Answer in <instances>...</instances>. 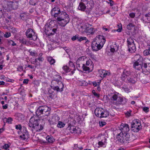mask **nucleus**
Segmentation results:
<instances>
[{"label": "nucleus", "instance_id": "1", "mask_svg": "<svg viewBox=\"0 0 150 150\" xmlns=\"http://www.w3.org/2000/svg\"><path fill=\"white\" fill-rule=\"evenodd\" d=\"M51 14L57 20L58 24L62 27H64L69 21V18L67 13L60 10H51Z\"/></svg>", "mask_w": 150, "mask_h": 150}, {"label": "nucleus", "instance_id": "2", "mask_svg": "<svg viewBox=\"0 0 150 150\" xmlns=\"http://www.w3.org/2000/svg\"><path fill=\"white\" fill-rule=\"evenodd\" d=\"M40 120L38 116L35 115L32 116L30 119L28 125L32 128L33 132H40L43 129V126L39 124Z\"/></svg>", "mask_w": 150, "mask_h": 150}, {"label": "nucleus", "instance_id": "3", "mask_svg": "<svg viewBox=\"0 0 150 150\" xmlns=\"http://www.w3.org/2000/svg\"><path fill=\"white\" fill-rule=\"evenodd\" d=\"M105 42V38L102 35H98L92 43L91 47L93 51H97L101 49Z\"/></svg>", "mask_w": 150, "mask_h": 150}, {"label": "nucleus", "instance_id": "4", "mask_svg": "<svg viewBox=\"0 0 150 150\" xmlns=\"http://www.w3.org/2000/svg\"><path fill=\"white\" fill-rule=\"evenodd\" d=\"M127 102L126 99L123 98L118 95L114 94L112 97L111 103V104L118 106L120 105H124Z\"/></svg>", "mask_w": 150, "mask_h": 150}, {"label": "nucleus", "instance_id": "5", "mask_svg": "<svg viewBox=\"0 0 150 150\" xmlns=\"http://www.w3.org/2000/svg\"><path fill=\"white\" fill-rule=\"evenodd\" d=\"M50 108L47 106H40L37 109L36 114L38 117L42 114L46 117L50 115Z\"/></svg>", "mask_w": 150, "mask_h": 150}, {"label": "nucleus", "instance_id": "6", "mask_svg": "<svg viewBox=\"0 0 150 150\" xmlns=\"http://www.w3.org/2000/svg\"><path fill=\"white\" fill-rule=\"evenodd\" d=\"M142 126L140 121L136 119L133 120L131 123V130L134 132H138L141 129Z\"/></svg>", "mask_w": 150, "mask_h": 150}, {"label": "nucleus", "instance_id": "7", "mask_svg": "<svg viewBox=\"0 0 150 150\" xmlns=\"http://www.w3.org/2000/svg\"><path fill=\"white\" fill-rule=\"evenodd\" d=\"M127 43L129 51L131 53L134 52L136 48L133 39L131 38H128Z\"/></svg>", "mask_w": 150, "mask_h": 150}, {"label": "nucleus", "instance_id": "8", "mask_svg": "<svg viewBox=\"0 0 150 150\" xmlns=\"http://www.w3.org/2000/svg\"><path fill=\"white\" fill-rule=\"evenodd\" d=\"M25 35L28 38L33 40H35L37 38L36 34L31 28H28L27 30Z\"/></svg>", "mask_w": 150, "mask_h": 150}, {"label": "nucleus", "instance_id": "9", "mask_svg": "<svg viewBox=\"0 0 150 150\" xmlns=\"http://www.w3.org/2000/svg\"><path fill=\"white\" fill-rule=\"evenodd\" d=\"M55 25L54 21H50L49 26L45 28V32L46 35L48 36L51 35L52 28L54 27Z\"/></svg>", "mask_w": 150, "mask_h": 150}, {"label": "nucleus", "instance_id": "10", "mask_svg": "<svg viewBox=\"0 0 150 150\" xmlns=\"http://www.w3.org/2000/svg\"><path fill=\"white\" fill-rule=\"evenodd\" d=\"M59 117L57 116H53L52 117L51 119H49L48 116L45 118L42 119V120L44 121L48 120L52 124H56V122H58L59 120Z\"/></svg>", "mask_w": 150, "mask_h": 150}, {"label": "nucleus", "instance_id": "11", "mask_svg": "<svg viewBox=\"0 0 150 150\" xmlns=\"http://www.w3.org/2000/svg\"><path fill=\"white\" fill-rule=\"evenodd\" d=\"M120 129L121 131V133L126 134L129 130V128L128 124L122 123L120 127Z\"/></svg>", "mask_w": 150, "mask_h": 150}, {"label": "nucleus", "instance_id": "12", "mask_svg": "<svg viewBox=\"0 0 150 150\" xmlns=\"http://www.w3.org/2000/svg\"><path fill=\"white\" fill-rule=\"evenodd\" d=\"M57 86L54 87L53 90L58 92H61L63 91L64 85L61 81H59Z\"/></svg>", "mask_w": 150, "mask_h": 150}, {"label": "nucleus", "instance_id": "13", "mask_svg": "<svg viewBox=\"0 0 150 150\" xmlns=\"http://www.w3.org/2000/svg\"><path fill=\"white\" fill-rule=\"evenodd\" d=\"M19 134H20V137L23 140L27 139L29 137V135L25 129H23V132Z\"/></svg>", "mask_w": 150, "mask_h": 150}, {"label": "nucleus", "instance_id": "14", "mask_svg": "<svg viewBox=\"0 0 150 150\" xmlns=\"http://www.w3.org/2000/svg\"><path fill=\"white\" fill-rule=\"evenodd\" d=\"M86 60V57L84 56L79 57L77 60L76 63L78 67H80V65L83 66L84 64V61Z\"/></svg>", "mask_w": 150, "mask_h": 150}, {"label": "nucleus", "instance_id": "15", "mask_svg": "<svg viewBox=\"0 0 150 150\" xmlns=\"http://www.w3.org/2000/svg\"><path fill=\"white\" fill-rule=\"evenodd\" d=\"M133 61L138 62L140 63L144 64V61L142 56L139 54H136L133 58Z\"/></svg>", "mask_w": 150, "mask_h": 150}, {"label": "nucleus", "instance_id": "16", "mask_svg": "<svg viewBox=\"0 0 150 150\" xmlns=\"http://www.w3.org/2000/svg\"><path fill=\"white\" fill-rule=\"evenodd\" d=\"M144 64L140 63L138 62L133 61V67L137 70H140L143 68Z\"/></svg>", "mask_w": 150, "mask_h": 150}, {"label": "nucleus", "instance_id": "17", "mask_svg": "<svg viewBox=\"0 0 150 150\" xmlns=\"http://www.w3.org/2000/svg\"><path fill=\"white\" fill-rule=\"evenodd\" d=\"M130 72L129 70L124 69L122 74L121 79L123 81H125L127 76L130 74Z\"/></svg>", "mask_w": 150, "mask_h": 150}, {"label": "nucleus", "instance_id": "18", "mask_svg": "<svg viewBox=\"0 0 150 150\" xmlns=\"http://www.w3.org/2000/svg\"><path fill=\"white\" fill-rule=\"evenodd\" d=\"M90 67L85 65L84 64L82 66V68L83 71H88V72H90L92 71L93 69V66L92 65L90 66Z\"/></svg>", "mask_w": 150, "mask_h": 150}, {"label": "nucleus", "instance_id": "19", "mask_svg": "<svg viewBox=\"0 0 150 150\" xmlns=\"http://www.w3.org/2000/svg\"><path fill=\"white\" fill-rule=\"evenodd\" d=\"M70 132L72 133H79L81 132V129L78 127L76 128L74 126H72L70 127Z\"/></svg>", "mask_w": 150, "mask_h": 150}, {"label": "nucleus", "instance_id": "20", "mask_svg": "<svg viewBox=\"0 0 150 150\" xmlns=\"http://www.w3.org/2000/svg\"><path fill=\"white\" fill-rule=\"evenodd\" d=\"M89 24H88L86 33L88 34H93L97 31V30L92 28L89 27Z\"/></svg>", "mask_w": 150, "mask_h": 150}, {"label": "nucleus", "instance_id": "21", "mask_svg": "<svg viewBox=\"0 0 150 150\" xmlns=\"http://www.w3.org/2000/svg\"><path fill=\"white\" fill-rule=\"evenodd\" d=\"M99 72L100 76L103 78L109 75L110 74L109 72L105 70H100L99 71Z\"/></svg>", "mask_w": 150, "mask_h": 150}, {"label": "nucleus", "instance_id": "22", "mask_svg": "<svg viewBox=\"0 0 150 150\" xmlns=\"http://www.w3.org/2000/svg\"><path fill=\"white\" fill-rule=\"evenodd\" d=\"M110 50L112 52H114L115 51L117 50L118 47L117 45L115 42L110 43Z\"/></svg>", "mask_w": 150, "mask_h": 150}, {"label": "nucleus", "instance_id": "23", "mask_svg": "<svg viewBox=\"0 0 150 150\" xmlns=\"http://www.w3.org/2000/svg\"><path fill=\"white\" fill-rule=\"evenodd\" d=\"M87 25L88 24H84L81 26L79 28V30L81 33H86Z\"/></svg>", "mask_w": 150, "mask_h": 150}, {"label": "nucleus", "instance_id": "24", "mask_svg": "<svg viewBox=\"0 0 150 150\" xmlns=\"http://www.w3.org/2000/svg\"><path fill=\"white\" fill-rule=\"evenodd\" d=\"M124 81L126 82L127 83H135L137 81V79L135 77L133 78L128 77L126 79L125 81Z\"/></svg>", "mask_w": 150, "mask_h": 150}, {"label": "nucleus", "instance_id": "25", "mask_svg": "<svg viewBox=\"0 0 150 150\" xmlns=\"http://www.w3.org/2000/svg\"><path fill=\"white\" fill-rule=\"evenodd\" d=\"M102 110H103V108H97L95 111V113L97 117H100L101 115Z\"/></svg>", "mask_w": 150, "mask_h": 150}, {"label": "nucleus", "instance_id": "26", "mask_svg": "<svg viewBox=\"0 0 150 150\" xmlns=\"http://www.w3.org/2000/svg\"><path fill=\"white\" fill-rule=\"evenodd\" d=\"M117 139L118 141L120 142L121 143H124V139H123V133L120 132L119 134L117 135Z\"/></svg>", "mask_w": 150, "mask_h": 150}, {"label": "nucleus", "instance_id": "27", "mask_svg": "<svg viewBox=\"0 0 150 150\" xmlns=\"http://www.w3.org/2000/svg\"><path fill=\"white\" fill-rule=\"evenodd\" d=\"M47 95L50 98L52 99L55 96V93L52 89H50L49 90Z\"/></svg>", "mask_w": 150, "mask_h": 150}, {"label": "nucleus", "instance_id": "28", "mask_svg": "<svg viewBox=\"0 0 150 150\" xmlns=\"http://www.w3.org/2000/svg\"><path fill=\"white\" fill-rule=\"evenodd\" d=\"M109 115L108 112L107 111L103 109V110H102L101 115L100 117V118L106 117H108Z\"/></svg>", "mask_w": 150, "mask_h": 150}, {"label": "nucleus", "instance_id": "29", "mask_svg": "<svg viewBox=\"0 0 150 150\" xmlns=\"http://www.w3.org/2000/svg\"><path fill=\"white\" fill-rule=\"evenodd\" d=\"M123 133V139H124V143L127 142V141L129 140L130 137L129 134L128 133L126 134Z\"/></svg>", "mask_w": 150, "mask_h": 150}, {"label": "nucleus", "instance_id": "30", "mask_svg": "<svg viewBox=\"0 0 150 150\" xmlns=\"http://www.w3.org/2000/svg\"><path fill=\"white\" fill-rule=\"evenodd\" d=\"M47 59L48 62L50 63L51 65H54L55 62V61L52 57L50 56L47 57Z\"/></svg>", "mask_w": 150, "mask_h": 150}, {"label": "nucleus", "instance_id": "31", "mask_svg": "<svg viewBox=\"0 0 150 150\" xmlns=\"http://www.w3.org/2000/svg\"><path fill=\"white\" fill-rule=\"evenodd\" d=\"M145 69L147 72L150 73V63H144L143 66V68L142 70Z\"/></svg>", "mask_w": 150, "mask_h": 150}, {"label": "nucleus", "instance_id": "32", "mask_svg": "<svg viewBox=\"0 0 150 150\" xmlns=\"http://www.w3.org/2000/svg\"><path fill=\"white\" fill-rule=\"evenodd\" d=\"M96 11L95 12V13H93V16H100L102 15L103 13H105V12H103V11L102 10H96Z\"/></svg>", "mask_w": 150, "mask_h": 150}, {"label": "nucleus", "instance_id": "33", "mask_svg": "<svg viewBox=\"0 0 150 150\" xmlns=\"http://www.w3.org/2000/svg\"><path fill=\"white\" fill-rule=\"evenodd\" d=\"M59 80L57 79H54L51 82V88L53 89L54 87L57 86V83Z\"/></svg>", "mask_w": 150, "mask_h": 150}, {"label": "nucleus", "instance_id": "34", "mask_svg": "<svg viewBox=\"0 0 150 150\" xmlns=\"http://www.w3.org/2000/svg\"><path fill=\"white\" fill-rule=\"evenodd\" d=\"M46 138L48 142L49 143H52L54 141V139L52 137H50L49 136H47Z\"/></svg>", "mask_w": 150, "mask_h": 150}, {"label": "nucleus", "instance_id": "35", "mask_svg": "<svg viewBox=\"0 0 150 150\" xmlns=\"http://www.w3.org/2000/svg\"><path fill=\"white\" fill-rule=\"evenodd\" d=\"M23 116L20 113H18L17 114V119L19 121H22L23 120Z\"/></svg>", "mask_w": 150, "mask_h": 150}, {"label": "nucleus", "instance_id": "36", "mask_svg": "<svg viewBox=\"0 0 150 150\" xmlns=\"http://www.w3.org/2000/svg\"><path fill=\"white\" fill-rule=\"evenodd\" d=\"M145 56H147L150 54V46H149L148 49H146L143 52Z\"/></svg>", "mask_w": 150, "mask_h": 150}, {"label": "nucleus", "instance_id": "37", "mask_svg": "<svg viewBox=\"0 0 150 150\" xmlns=\"http://www.w3.org/2000/svg\"><path fill=\"white\" fill-rule=\"evenodd\" d=\"M86 8V6L84 3L82 2L80 3L78 7V9H85Z\"/></svg>", "mask_w": 150, "mask_h": 150}, {"label": "nucleus", "instance_id": "38", "mask_svg": "<svg viewBox=\"0 0 150 150\" xmlns=\"http://www.w3.org/2000/svg\"><path fill=\"white\" fill-rule=\"evenodd\" d=\"M65 125V124L63 122L61 121H59L57 126L59 128H62Z\"/></svg>", "mask_w": 150, "mask_h": 150}, {"label": "nucleus", "instance_id": "39", "mask_svg": "<svg viewBox=\"0 0 150 150\" xmlns=\"http://www.w3.org/2000/svg\"><path fill=\"white\" fill-rule=\"evenodd\" d=\"M85 61L86 62V64H85V65L89 67H90V66L91 65H93V63L91 59H90L87 60H86Z\"/></svg>", "mask_w": 150, "mask_h": 150}, {"label": "nucleus", "instance_id": "40", "mask_svg": "<svg viewBox=\"0 0 150 150\" xmlns=\"http://www.w3.org/2000/svg\"><path fill=\"white\" fill-rule=\"evenodd\" d=\"M134 25L132 23H129L126 26L127 29L129 30H131L132 28L134 27Z\"/></svg>", "mask_w": 150, "mask_h": 150}, {"label": "nucleus", "instance_id": "41", "mask_svg": "<svg viewBox=\"0 0 150 150\" xmlns=\"http://www.w3.org/2000/svg\"><path fill=\"white\" fill-rule=\"evenodd\" d=\"M62 69L66 73L70 71L71 70L68 67L66 66H64L62 67Z\"/></svg>", "mask_w": 150, "mask_h": 150}, {"label": "nucleus", "instance_id": "42", "mask_svg": "<svg viewBox=\"0 0 150 150\" xmlns=\"http://www.w3.org/2000/svg\"><path fill=\"white\" fill-rule=\"evenodd\" d=\"M10 144H5L2 147V149H8V148L10 147Z\"/></svg>", "mask_w": 150, "mask_h": 150}, {"label": "nucleus", "instance_id": "43", "mask_svg": "<svg viewBox=\"0 0 150 150\" xmlns=\"http://www.w3.org/2000/svg\"><path fill=\"white\" fill-rule=\"evenodd\" d=\"M8 43L9 45H11L12 46H15L16 45V44L11 40H8Z\"/></svg>", "mask_w": 150, "mask_h": 150}, {"label": "nucleus", "instance_id": "44", "mask_svg": "<svg viewBox=\"0 0 150 150\" xmlns=\"http://www.w3.org/2000/svg\"><path fill=\"white\" fill-rule=\"evenodd\" d=\"M11 35V34L9 32H6L4 34V36L6 38H8L10 37Z\"/></svg>", "mask_w": 150, "mask_h": 150}, {"label": "nucleus", "instance_id": "45", "mask_svg": "<svg viewBox=\"0 0 150 150\" xmlns=\"http://www.w3.org/2000/svg\"><path fill=\"white\" fill-rule=\"evenodd\" d=\"M32 44V43L31 42L27 40H26L24 44L26 45H27L29 46L31 45Z\"/></svg>", "mask_w": 150, "mask_h": 150}, {"label": "nucleus", "instance_id": "46", "mask_svg": "<svg viewBox=\"0 0 150 150\" xmlns=\"http://www.w3.org/2000/svg\"><path fill=\"white\" fill-rule=\"evenodd\" d=\"M26 39H24L23 38H21L19 39V41L20 43L23 44H24Z\"/></svg>", "mask_w": 150, "mask_h": 150}, {"label": "nucleus", "instance_id": "47", "mask_svg": "<svg viewBox=\"0 0 150 150\" xmlns=\"http://www.w3.org/2000/svg\"><path fill=\"white\" fill-rule=\"evenodd\" d=\"M79 39V35H76L75 36H73L71 38V39L73 41H74L76 39Z\"/></svg>", "mask_w": 150, "mask_h": 150}, {"label": "nucleus", "instance_id": "48", "mask_svg": "<svg viewBox=\"0 0 150 150\" xmlns=\"http://www.w3.org/2000/svg\"><path fill=\"white\" fill-rule=\"evenodd\" d=\"M106 122H99V124L100 126L101 127H103L106 124Z\"/></svg>", "mask_w": 150, "mask_h": 150}, {"label": "nucleus", "instance_id": "49", "mask_svg": "<svg viewBox=\"0 0 150 150\" xmlns=\"http://www.w3.org/2000/svg\"><path fill=\"white\" fill-rule=\"evenodd\" d=\"M27 67H28L30 68V69H34V71H35V68L36 67V66L35 67L34 66H33L29 64L27 66Z\"/></svg>", "mask_w": 150, "mask_h": 150}, {"label": "nucleus", "instance_id": "50", "mask_svg": "<svg viewBox=\"0 0 150 150\" xmlns=\"http://www.w3.org/2000/svg\"><path fill=\"white\" fill-rule=\"evenodd\" d=\"M92 93L93 94L94 96L97 98H98L100 97V95L99 94H97L96 93L95 91L94 90H93L92 91Z\"/></svg>", "mask_w": 150, "mask_h": 150}, {"label": "nucleus", "instance_id": "51", "mask_svg": "<svg viewBox=\"0 0 150 150\" xmlns=\"http://www.w3.org/2000/svg\"><path fill=\"white\" fill-rule=\"evenodd\" d=\"M87 54L91 58H93L94 57V55L92 52H89Z\"/></svg>", "mask_w": 150, "mask_h": 150}, {"label": "nucleus", "instance_id": "52", "mask_svg": "<svg viewBox=\"0 0 150 150\" xmlns=\"http://www.w3.org/2000/svg\"><path fill=\"white\" fill-rule=\"evenodd\" d=\"M87 40V38L86 37H81L79 38L78 39V41H81L83 40Z\"/></svg>", "mask_w": 150, "mask_h": 150}, {"label": "nucleus", "instance_id": "53", "mask_svg": "<svg viewBox=\"0 0 150 150\" xmlns=\"http://www.w3.org/2000/svg\"><path fill=\"white\" fill-rule=\"evenodd\" d=\"M106 2L110 4V6H112L114 4V2L112 0H108Z\"/></svg>", "mask_w": 150, "mask_h": 150}, {"label": "nucleus", "instance_id": "54", "mask_svg": "<svg viewBox=\"0 0 150 150\" xmlns=\"http://www.w3.org/2000/svg\"><path fill=\"white\" fill-rule=\"evenodd\" d=\"M57 31V29L55 28H52V33L51 35H54Z\"/></svg>", "mask_w": 150, "mask_h": 150}, {"label": "nucleus", "instance_id": "55", "mask_svg": "<svg viewBox=\"0 0 150 150\" xmlns=\"http://www.w3.org/2000/svg\"><path fill=\"white\" fill-rule=\"evenodd\" d=\"M30 54L33 56H37L38 54L35 52L31 51L30 52Z\"/></svg>", "mask_w": 150, "mask_h": 150}, {"label": "nucleus", "instance_id": "56", "mask_svg": "<svg viewBox=\"0 0 150 150\" xmlns=\"http://www.w3.org/2000/svg\"><path fill=\"white\" fill-rule=\"evenodd\" d=\"M21 125H15V128L17 129L20 130L21 129Z\"/></svg>", "mask_w": 150, "mask_h": 150}, {"label": "nucleus", "instance_id": "57", "mask_svg": "<svg viewBox=\"0 0 150 150\" xmlns=\"http://www.w3.org/2000/svg\"><path fill=\"white\" fill-rule=\"evenodd\" d=\"M35 0H30L29 3L31 5H34L35 4Z\"/></svg>", "mask_w": 150, "mask_h": 150}, {"label": "nucleus", "instance_id": "58", "mask_svg": "<svg viewBox=\"0 0 150 150\" xmlns=\"http://www.w3.org/2000/svg\"><path fill=\"white\" fill-rule=\"evenodd\" d=\"M118 26L119 27V28L117 30V31L118 32H120L121 31V30L122 29V25L121 24H120L119 25H118Z\"/></svg>", "mask_w": 150, "mask_h": 150}, {"label": "nucleus", "instance_id": "59", "mask_svg": "<svg viewBox=\"0 0 150 150\" xmlns=\"http://www.w3.org/2000/svg\"><path fill=\"white\" fill-rule=\"evenodd\" d=\"M131 112L132 111L130 110H129V111L125 113V114L126 116L129 117L131 115Z\"/></svg>", "mask_w": 150, "mask_h": 150}, {"label": "nucleus", "instance_id": "60", "mask_svg": "<svg viewBox=\"0 0 150 150\" xmlns=\"http://www.w3.org/2000/svg\"><path fill=\"white\" fill-rule=\"evenodd\" d=\"M13 120V119L11 117H8L6 121L9 124H11V122Z\"/></svg>", "mask_w": 150, "mask_h": 150}, {"label": "nucleus", "instance_id": "61", "mask_svg": "<svg viewBox=\"0 0 150 150\" xmlns=\"http://www.w3.org/2000/svg\"><path fill=\"white\" fill-rule=\"evenodd\" d=\"M143 110L144 112H147L149 111V108L147 107H144L143 108Z\"/></svg>", "mask_w": 150, "mask_h": 150}, {"label": "nucleus", "instance_id": "62", "mask_svg": "<svg viewBox=\"0 0 150 150\" xmlns=\"http://www.w3.org/2000/svg\"><path fill=\"white\" fill-rule=\"evenodd\" d=\"M11 31L13 33H16L17 32L16 30V29L14 27L11 28Z\"/></svg>", "mask_w": 150, "mask_h": 150}, {"label": "nucleus", "instance_id": "63", "mask_svg": "<svg viewBox=\"0 0 150 150\" xmlns=\"http://www.w3.org/2000/svg\"><path fill=\"white\" fill-rule=\"evenodd\" d=\"M129 16L131 18H134L135 16V14L133 13H131L129 14Z\"/></svg>", "mask_w": 150, "mask_h": 150}, {"label": "nucleus", "instance_id": "64", "mask_svg": "<svg viewBox=\"0 0 150 150\" xmlns=\"http://www.w3.org/2000/svg\"><path fill=\"white\" fill-rule=\"evenodd\" d=\"M20 16L21 19H22L23 20L25 19V18H24L26 17V16L24 13L21 14Z\"/></svg>", "mask_w": 150, "mask_h": 150}]
</instances>
